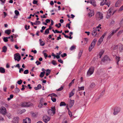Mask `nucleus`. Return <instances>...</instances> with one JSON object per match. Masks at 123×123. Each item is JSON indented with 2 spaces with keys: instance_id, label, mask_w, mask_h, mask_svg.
<instances>
[{
  "instance_id": "19",
  "label": "nucleus",
  "mask_w": 123,
  "mask_h": 123,
  "mask_svg": "<svg viewBox=\"0 0 123 123\" xmlns=\"http://www.w3.org/2000/svg\"><path fill=\"white\" fill-rule=\"evenodd\" d=\"M2 52H6L7 50V48L6 46H4L2 48Z\"/></svg>"
},
{
  "instance_id": "38",
  "label": "nucleus",
  "mask_w": 123,
  "mask_h": 123,
  "mask_svg": "<svg viewBox=\"0 0 123 123\" xmlns=\"http://www.w3.org/2000/svg\"><path fill=\"white\" fill-rule=\"evenodd\" d=\"M76 49V47L74 45L72 46L70 49V50H73V49Z\"/></svg>"
},
{
  "instance_id": "61",
  "label": "nucleus",
  "mask_w": 123,
  "mask_h": 123,
  "mask_svg": "<svg viewBox=\"0 0 123 123\" xmlns=\"http://www.w3.org/2000/svg\"><path fill=\"white\" fill-rule=\"evenodd\" d=\"M67 54L66 53H64L63 54V55H61V56L62 57H65V56H67Z\"/></svg>"
},
{
  "instance_id": "16",
  "label": "nucleus",
  "mask_w": 123,
  "mask_h": 123,
  "mask_svg": "<svg viewBox=\"0 0 123 123\" xmlns=\"http://www.w3.org/2000/svg\"><path fill=\"white\" fill-rule=\"evenodd\" d=\"M121 1L120 0H118L117 1L115 4V6L116 7H118L119 6H120Z\"/></svg>"
},
{
  "instance_id": "13",
  "label": "nucleus",
  "mask_w": 123,
  "mask_h": 123,
  "mask_svg": "<svg viewBox=\"0 0 123 123\" xmlns=\"http://www.w3.org/2000/svg\"><path fill=\"white\" fill-rule=\"evenodd\" d=\"M89 2L90 3L92 4L94 6H96V2L94 0H90Z\"/></svg>"
},
{
  "instance_id": "43",
  "label": "nucleus",
  "mask_w": 123,
  "mask_h": 123,
  "mask_svg": "<svg viewBox=\"0 0 123 123\" xmlns=\"http://www.w3.org/2000/svg\"><path fill=\"white\" fill-rule=\"evenodd\" d=\"M52 63L54 65H55L57 64L56 61L54 60H53L52 61Z\"/></svg>"
},
{
  "instance_id": "37",
  "label": "nucleus",
  "mask_w": 123,
  "mask_h": 123,
  "mask_svg": "<svg viewBox=\"0 0 123 123\" xmlns=\"http://www.w3.org/2000/svg\"><path fill=\"white\" fill-rule=\"evenodd\" d=\"M82 52L83 51H82L81 50H80V52L78 54V57H79V58L81 56Z\"/></svg>"
},
{
  "instance_id": "40",
  "label": "nucleus",
  "mask_w": 123,
  "mask_h": 123,
  "mask_svg": "<svg viewBox=\"0 0 123 123\" xmlns=\"http://www.w3.org/2000/svg\"><path fill=\"white\" fill-rule=\"evenodd\" d=\"M26 102H25L22 103L21 106L22 107H27L26 105Z\"/></svg>"
},
{
  "instance_id": "48",
  "label": "nucleus",
  "mask_w": 123,
  "mask_h": 123,
  "mask_svg": "<svg viewBox=\"0 0 123 123\" xmlns=\"http://www.w3.org/2000/svg\"><path fill=\"white\" fill-rule=\"evenodd\" d=\"M111 14L109 13H107V16L106 18H109L110 17Z\"/></svg>"
},
{
  "instance_id": "23",
  "label": "nucleus",
  "mask_w": 123,
  "mask_h": 123,
  "mask_svg": "<svg viewBox=\"0 0 123 123\" xmlns=\"http://www.w3.org/2000/svg\"><path fill=\"white\" fill-rule=\"evenodd\" d=\"M120 57L118 56H116V59L117 61V65L118 64V62L120 61Z\"/></svg>"
},
{
  "instance_id": "56",
  "label": "nucleus",
  "mask_w": 123,
  "mask_h": 123,
  "mask_svg": "<svg viewBox=\"0 0 123 123\" xmlns=\"http://www.w3.org/2000/svg\"><path fill=\"white\" fill-rule=\"evenodd\" d=\"M107 33V32H106L105 33L102 35V36H101V37H102V38H104V37L106 35V34Z\"/></svg>"
},
{
  "instance_id": "8",
  "label": "nucleus",
  "mask_w": 123,
  "mask_h": 123,
  "mask_svg": "<svg viewBox=\"0 0 123 123\" xmlns=\"http://www.w3.org/2000/svg\"><path fill=\"white\" fill-rule=\"evenodd\" d=\"M102 61L104 62H105L108 61H110L111 59L107 55H105L104 56L103 58L102 59Z\"/></svg>"
},
{
  "instance_id": "36",
  "label": "nucleus",
  "mask_w": 123,
  "mask_h": 123,
  "mask_svg": "<svg viewBox=\"0 0 123 123\" xmlns=\"http://www.w3.org/2000/svg\"><path fill=\"white\" fill-rule=\"evenodd\" d=\"M84 90V86H83L82 87H78V90L79 91H81V90Z\"/></svg>"
},
{
  "instance_id": "27",
  "label": "nucleus",
  "mask_w": 123,
  "mask_h": 123,
  "mask_svg": "<svg viewBox=\"0 0 123 123\" xmlns=\"http://www.w3.org/2000/svg\"><path fill=\"white\" fill-rule=\"evenodd\" d=\"M41 23V22L40 21H36L35 23H33V24L37 25H39Z\"/></svg>"
},
{
  "instance_id": "31",
  "label": "nucleus",
  "mask_w": 123,
  "mask_h": 123,
  "mask_svg": "<svg viewBox=\"0 0 123 123\" xmlns=\"http://www.w3.org/2000/svg\"><path fill=\"white\" fill-rule=\"evenodd\" d=\"M20 91L19 89L17 88V87H16V88L15 89V92L16 93H18Z\"/></svg>"
},
{
  "instance_id": "26",
  "label": "nucleus",
  "mask_w": 123,
  "mask_h": 123,
  "mask_svg": "<svg viewBox=\"0 0 123 123\" xmlns=\"http://www.w3.org/2000/svg\"><path fill=\"white\" fill-rule=\"evenodd\" d=\"M46 76H47L49 74L50 70L49 69H47L46 70Z\"/></svg>"
},
{
  "instance_id": "10",
  "label": "nucleus",
  "mask_w": 123,
  "mask_h": 123,
  "mask_svg": "<svg viewBox=\"0 0 123 123\" xmlns=\"http://www.w3.org/2000/svg\"><path fill=\"white\" fill-rule=\"evenodd\" d=\"M90 11V12L88 14V16L90 17H91L94 15V11L93 10H91L90 9H89Z\"/></svg>"
},
{
  "instance_id": "20",
  "label": "nucleus",
  "mask_w": 123,
  "mask_h": 123,
  "mask_svg": "<svg viewBox=\"0 0 123 123\" xmlns=\"http://www.w3.org/2000/svg\"><path fill=\"white\" fill-rule=\"evenodd\" d=\"M26 107H30L33 105L30 102H26Z\"/></svg>"
},
{
  "instance_id": "22",
  "label": "nucleus",
  "mask_w": 123,
  "mask_h": 123,
  "mask_svg": "<svg viewBox=\"0 0 123 123\" xmlns=\"http://www.w3.org/2000/svg\"><path fill=\"white\" fill-rule=\"evenodd\" d=\"M45 73V71H43L41 72L39 75V76L41 78L43 77Z\"/></svg>"
},
{
  "instance_id": "41",
  "label": "nucleus",
  "mask_w": 123,
  "mask_h": 123,
  "mask_svg": "<svg viewBox=\"0 0 123 123\" xmlns=\"http://www.w3.org/2000/svg\"><path fill=\"white\" fill-rule=\"evenodd\" d=\"M95 86V84L93 83H91L90 85L91 87L93 88Z\"/></svg>"
},
{
  "instance_id": "54",
  "label": "nucleus",
  "mask_w": 123,
  "mask_h": 123,
  "mask_svg": "<svg viewBox=\"0 0 123 123\" xmlns=\"http://www.w3.org/2000/svg\"><path fill=\"white\" fill-rule=\"evenodd\" d=\"M14 66L15 67H17L18 69H20V65L19 64H17V65H16V66Z\"/></svg>"
},
{
  "instance_id": "1",
  "label": "nucleus",
  "mask_w": 123,
  "mask_h": 123,
  "mask_svg": "<svg viewBox=\"0 0 123 123\" xmlns=\"http://www.w3.org/2000/svg\"><path fill=\"white\" fill-rule=\"evenodd\" d=\"M55 106L51 107V109H50L48 111V114L49 115L54 114L55 113Z\"/></svg>"
},
{
  "instance_id": "24",
  "label": "nucleus",
  "mask_w": 123,
  "mask_h": 123,
  "mask_svg": "<svg viewBox=\"0 0 123 123\" xmlns=\"http://www.w3.org/2000/svg\"><path fill=\"white\" fill-rule=\"evenodd\" d=\"M104 52V50H102L99 53V58H101L102 55L103 54Z\"/></svg>"
},
{
  "instance_id": "53",
  "label": "nucleus",
  "mask_w": 123,
  "mask_h": 123,
  "mask_svg": "<svg viewBox=\"0 0 123 123\" xmlns=\"http://www.w3.org/2000/svg\"><path fill=\"white\" fill-rule=\"evenodd\" d=\"M37 87L38 88V89H40L41 88V85L40 84H39L37 86Z\"/></svg>"
},
{
  "instance_id": "62",
  "label": "nucleus",
  "mask_w": 123,
  "mask_h": 123,
  "mask_svg": "<svg viewBox=\"0 0 123 123\" xmlns=\"http://www.w3.org/2000/svg\"><path fill=\"white\" fill-rule=\"evenodd\" d=\"M50 20L49 19H47L46 20L45 22L46 23H48L50 22Z\"/></svg>"
},
{
  "instance_id": "50",
  "label": "nucleus",
  "mask_w": 123,
  "mask_h": 123,
  "mask_svg": "<svg viewBox=\"0 0 123 123\" xmlns=\"http://www.w3.org/2000/svg\"><path fill=\"white\" fill-rule=\"evenodd\" d=\"M68 114L69 115L70 117H71L72 116V114L71 112L70 111H68Z\"/></svg>"
},
{
  "instance_id": "29",
  "label": "nucleus",
  "mask_w": 123,
  "mask_h": 123,
  "mask_svg": "<svg viewBox=\"0 0 123 123\" xmlns=\"http://www.w3.org/2000/svg\"><path fill=\"white\" fill-rule=\"evenodd\" d=\"M49 33V30L47 29H46L44 33V34L45 35H48Z\"/></svg>"
},
{
  "instance_id": "46",
  "label": "nucleus",
  "mask_w": 123,
  "mask_h": 123,
  "mask_svg": "<svg viewBox=\"0 0 123 123\" xmlns=\"http://www.w3.org/2000/svg\"><path fill=\"white\" fill-rule=\"evenodd\" d=\"M14 12L16 15H18L19 14V13L18 11L17 10H15V11Z\"/></svg>"
},
{
  "instance_id": "32",
  "label": "nucleus",
  "mask_w": 123,
  "mask_h": 123,
  "mask_svg": "<svg viewBox=\"0 0 123 123\" xmlns=\"http://www.w3.org/2000/svg\"><path fill=\"white\" fill-rule=\"evenodd\" d=\"M74 92L73 91H72L69 93V98H70L73 96L74 95Z\"/></svg>"
},
{
  "instance_id": "45",
  "label": "nucleus",
  "mask_w": 123,
  "mask_h": 123,
  "mask_svg": "<svg viewBox=\"0 0 123 123\" xmlns=\"http://www.w3.org/2000/svg\"><path fill=\"white\" fill-rule=\"evenodd\" d=\"M63 89V87L62 86H61V87L58 89L57 90V91H62V90Z\"/></svg>"
},
{
  "instance_id": "5",
  "label": "nucleus",
  "mask_w": 123,
  "mask_h": 123,
  "mask_svg": "<svg viewBox=\"0 0 123 123\" xmlns=\"http://www.w3.org/2000/svg\"><path fill=\"white\" fill-rule=\"evenodd\" d=\"M118 29L116 30L112 31V32L110 33L109 35L107 37V39H110L111 38V37L113 36V35L118 31Z\"/></svg>"
},
{
  "instance_id": "59",
  "label": "nucleus",
  "mask_w": 123,
  "mask_h": 123,
  "mask_svg": "<svg viewBox=\"0 0 123 123\" xmlns=\"http://www.w3.org/2000/svg\"><path fill=\"white\" fill-rule=\"evenodd\" d=\"M1 2V4L3 5L5 3L6 0H0Z\"/></svg>"
},
{
  "instance_id": "11",
  "label": "nucleus",
  "mask_w": 123,
  "mask_h": 123,
  "mask_svg": "<svg viewBox=\"0 0 123 123\" xmlns=\"http://www.w3.org/2000/svg\"><path fill=\"white\" fill-rule=\"evenodd\" d=\"M97 16L99 18H100L99 20L103 18V16L102 14L100 12H98L97 13Z\"/></svg>"
},
{
  "instance_id": "30",
  "label": "nucleus",
  "mask_w": 123,
  "mask_h": 123,
  "mask_svg": "<svg viewBox=\"0 0 123 123\" xmlns=\"http://www.w3.org/2000/svg\"><path fill=\"white\" fill-rule=\"evenodd\" d=\"M25 120L28 123H30L31 122V119L28 117L26 118Z\"/></svg>"
},
{
  "instance_id": "60",
  "label": "nucleus",
  "mask_w": 123,
  "mask_h": 123,
  "mask_svg": "<svg viewBox=\"0 0 123 123\" xmlns=\"http://www.w3.org/2000/svg\"><path fill=\"white\" fill-rule=\"evenodd\" d=\"M37 0H34L33 1V3L34 4H37Z\"/></svg>"
},
{
  "instance_id": "28",
  "label": "nucleus",
  "mask_w": 123,
  "mask_h": 123,
  "mask_svg": "<svg viewBox=\"0 0 123 123\" xmlns=\"http://www.w3.org/2000/svg\"><path fill=\"white\" fill-rule=\"evenodd\" d=\"M105 72L104 71H101L99 74L100 75L102 76L104 75L105 74Z\"/></svg>"
},
{
  "instance_id": "7",
  "label": "nucleus",
  "mask_w": 123,
  "mask_h": 123,
  "mask_svg": "<svg viewBox=\"0 0 123 123\" xmlns=\"http://www.w3.org/2000/svg\"><path fill=\"white\" fill-rule=\"evenodd\" d=\"M43 120L45 123H47L48 121H49L50 119V118L47 116L46 115L44 116L43 117Z\"/></svg>"
},
{
  "instance_id": "64",
  "label": "nucleus",
  "mask_w": 123,
  "mask_h": 123,
  "mask_svg": "<svg viewBox=\"0 0 123 123\" xmlns=\"http://www.w3.org/2000/svg\"><path fill=\"white\" fill-rule=\"evenodd\" d=\"M62 123H68V122L67 120H65L64 119L62 122Z\"/></svg>"
},
{
  "instance_id": "49",
  "label": "nucleus",
  "mask_w": 123,
  "mask_h": 123,
  "mask_svg": "<svg viewBox=\"0 0 123 123\" xmlns=\"http://www.w3.org/2000/svg\"><path fill=\"white\" fill-rule=\"evenodd\" d=\"M29 73V71L28 69L25 70L24 72V74H27Z\"/></svg>"
},
{
  "instance_id": "51",
  "label": "nucleus",
  "mask_w": 123,
  "mask_h": 123,
  "mask_svg": "<svg viewBox=\"0 0 123 123\" xmlns=\"http://www.w3.org/2000/svg\"><path fill=\"white\" fill-rule=\"evenodd\" d=\"M70 24H66V27H68V28L70 29Z\"/></svg>"
},
{
  "instance_id": "2",
  "label": "nucleus",
  "mask_w": 123,
  "mask_h": 123,
  "mask_svg": "<svg viewBox=\"0 0 123 123\" xmlns=\"http://www.w3.org/2000/svg\"><path fill=\"white\" fill-rule=\"evenodd\" d=\"M14 59L15 61L19 62L21 59V56L19 53H17L14 55Z\"/></svg>"
},
{
  "instance_id": "42",
  "label": "nucleus",
  "mask_w": 123,
  "mask_h": 123,
  "mask_svg": "<svg viewBox=\"0 0 123 123\" xmlns=\"http://www.w3.org/2000/svg\"><path fill=\"white\" fill-rule=\"evenodd\" d=\"M3 40L5 42H6L8 41V40L6 37H4L3 38Z\"/></svg>"
},
{
  "instance_id": "39",
  "label": "nucleus",
  "mask_w": 123,
  "mask_h": 123,
  "mask_svg": "<svg viewBox=\"0 0 123 123\" xmlns=\"http://www.w3.org/2000/svg\"><path fill=\"white\" fill-rule=\"evenodd\" d=\"M23 82L22 80L21 79H20L19 80H18L17 81V83L19 85H21L22 83Z\"/></svg>"
},
{
  "instance_id": "47",
  "label": "nucleus",
  "mask_w": 123,
  "mask_h": 123,
  "mask_svg": "<svg viewBox=\"0 0 123 123\" xmlns=\"http://www.w3.org/2000/svg\"><path fill=\"white\" fill-rule=\"evenodd\" d=\"M40 45L42 46H43L45 44V43L43 41L41 42L40 43Z\"/></svg>"
},
{
  "instance_id": "44",
  "label": "nucleus",
  "mask_w": 123,
  "mask_h": 123,
  "mask_svg": "<svg viewBox=\"0 0 123 123\" xmlns=\"http://www.w3.org/2000/svg\"><path fill=\"white\" fill-rule=\"evenodd\" d=\"M51 99L53 102H55L56 100L55 98L52 97H51Z\"/></svg>"
},
{
  "instance_id": "52",
  "label": "nucleus",
  "mask_w": 123,
  "mask_h": 123,
  "mask_svg": "<svg viewBox=\"0 0 123 123\" xmlns=\"http://www.w3.org/2000/svg\"><path fill=\"white\" fill-rule=\"evenodd\" d=\"M101 26V25L100 24H99V25L97 26L96 28H95V29L96 30H97V29H98L99 28H100V29H101V27H100V26Z\"/></svg>"
},
{
  "instance_id": "18",
  "label": "nucleus",
  "mask_w": 123,
  "mask_h": 123,
  "mask_svg": "<svg viewBox=\"0 0 123 123\" xmlns=\"http://www.w3.org/2000/svg\"><path fill=\"white\" fill-rule=\"evenodd\" d=\"M0 72L2 73H4L5 72V70L4 68L2 67H0Z\"/></svg>"
},
{
  "instance_id": "21",
  "label": "nucleus",
  "mask_w": 123,
  "mask_h": 123,
  "mask_svg": "<svg viewBox=\"0 0 123 123\" xmlns=\"http://www.w3.org/2000/svg\"><path fill=\"white\" fill-rule=\"evenodd\" d=\"M11 31V30H7L5 31V33L8 35H9Z\"/></svg>"
},
{
  "instance_id": "25",
  "label": "nucleus",
  "mask_w": 123,
  "mask_h": 123,
  "mask_svg": "<svg viewBox=\"0 0 123 123\" xmlns=\"http://www.w3.org/2000/svg\"><path fill=\"white\" fill-rule=\"evenodd\" d=\"M60 106H65L66 105V104L64 102H61L60 104Z\"/></svg>"
},
{
  "instance_id": "14",
  "label": "nucleus",
  "mask_w": 123,
  "mask_h": 123,
  "mask_svg": "<svg viewBox=\"0 0 123 123\" xmlns=\"http://www.w3.org/2000/svg\"><path fill=\"white\" fill-rule=\"evenodd\" d=\"M74 103V100H71L69 103V106L70 107H72Z\"/></svg>"
},
{
  "instance_id": "3",
  "label": "nucleus",
  "mask_w": 123,
  "mask_h": 123,
  "mask_svg": "<svg viewBox=\"0 0 123 123\" xmlns=\"http://www.w3.org/2000/svg\"><path fill=\"white\" fill-rule=\"evenodd\" d=\"M94 68L92 67L90 68L87 72V75L89 76L92 75L94 71Z\"/></svg>"
},
{
  "instance_id": "34",
  "label": "nucleus",
  "mask_w": 123,
  "mask_h": 123,
  "mask_svg": "<svg viewBox=\"0 0 123 123\" xmlns=\"http://www.w3.org/2000/svg\"><path fill=\"white\" fill-rule=\"evenodd\" d=\"M97 41V40L95 38L94 39L92 42V43H91L92 44H93V45H95V43Z\"/></svg>"
},
{
  "instance_id": "9",
  "label": "nucleus",
  "mask_w": 123,
  "mask_h": 123,
  "mask_svg": "<svg viewBox=\"0 0 123 123\" xmlns=\"http://www.w3.org/2000/svg\"><path fill=\"white\" fill-rule=\"evenodd\" d=\"M44 103V99L43 98H41L39 103V105L38 106V107L40 108H41L43 105Z\"/></svg>"
},
{
  "instance_id": "15",
  "label": "nucleus",
  "mask_w": 123,
  "mask_h": 123,
  "mask_svg": "<svg viewBox=\"0 0 123 123\" xmlns=\"http://www.w3.org/2000/svg\"><path fill=\"white\" fill-rule=\"evenodd\" d=\"M95 46V45H93V44L91 43L90 46L89 48V50L90 52L92 50V49L94 48Z\"/></svg>"
},
{
  "instance_id": "12",
  "label": "nucleus",
  "mask_w": 123,
  "mask_h": 123,
  "mask_svg": "<svg viewBox=\"0 0 123 123\" xmlns=\"http://www.w3.org/2000/svg\"><path fill=\"white\" fill-rule=\"evenodd\" d=\"M19 118L18 117H16L14 118L13 120V123H18Z\"/></svg>"
},
{
  "instance_id": "6",
  "label": "nucleus",
  "mask_w": 123,
  "mask_h": 123,
  "mask_svg": "<svg viewBox=\"0 0 123 123\" xmlns=\"http://www.w3.org/2000/svg\"><path fill=\"white\" fill-rule=\"evenodd\" d=\"M120 110L121 109L120 108L118 107L115 108L114 109L113 114L114 115H116L120 111Z\"/></svg>"
},
{
  "instance_id": "57",
  "label": "nucleus",
  "mask_w": 123,
  "mask_h": 123,
  "mask_svg": "<svg viewBox=\"0 0 123 123\" xmlns=\"http://www.w3.org/2000/svg\"><path fill=\"white\" fill-rule=\"evenodd\" d=\"M123 10V5L122 6L119 8V11H121Z\"/></svg>"
},
{
  "instance_id": "17",
  "label": "nucleus",
  "mask_w": 123,
  "mask_h": 123,
  "mask_svg": "<svg viewBox=\"0 0 123 123\" xmlns=\"http://www.w3.org/2000/svg\"><path fill=\"white\" fill-rule=\"evenodd\" d=\"M97 34V30L96 29L94 30L93 31L92 34L93 36H95Z\"/></svg>"
},
{
  "instance_id": "55",
  "label": "nucleus",
  "mask_w": 123,
  "mask_h": 123,
  "mask_svg": "<svg viewBox=\"0 0 123 123\" xmlns=\"http://www.w3.org/2000/svg\"><path fill=\"white\" fill-rule=\"evenodd\" d=\"M35 63L36 64H37V65H39L41 64V63L39 62L38 61H37L35 62Z\"/></svg>"
},
{
  "instance_id": "4",
  "label": "nucleus",
  "mask_w": 123,
  "mask_h": 123,
  "mask_svg": "<svg viewBox=\"0 0 123 123\" xmlns=\"http://www.w3.org/2000/svg\"><path fill=\"white\" fill-rule=\"evenodd\" d=\"M1 112L2 114L5 115L6 113V110L5 108L3 106L1 107L0 109V112Z\"/></svg>"
},
{
  "instance_id": "33",
  "label": "nucleus",
  "mask_w": 123,
  "mask_h": 123,
  "mask_svg": "<svg viewBox=\"0 0 123 123\" xmlns=\"http://www.w3.org/2000/svg\"><path fill=\"white\" fill-rule=\"evenodd\" d=\"M103 38L101 37L98 40V42L100 44L101 42L103 41Z\"/></svg>"
},
{
  "instance_id": "58",
  "label": "nucleus",
  "mask_w": 123,
  "mask_h": 123,
  "mask_svg": "<svg viewBox=\"0 0 123 123\" xmlns=\"http://www.w3.org/2000/svg\"><path fill=\"white\" fill-rule=\"evenodd\" d=\"M105 93V91L104 90L103 91L102 93H101L100 95V96H103L104 94V93Z\"/></svg>"
},
{
  "instance_id": "35",
  "label": "nucleus",
  "mask_w": 123,
  "mask_h": 123,
  "mask_svg": "<svg viewBox=\"0 0 123 123\" xmlns=\"http://www.w3.org/2000/svg\"><path fill=\"white\" fill-rule=\"evenodd\" d=\"M75 80V79H74L73 80H72L71 82L69 85V86L70 87L72 85V84H73L74 83V81Z\"/></svg>"
},
{
  "instance_id": "63",
  "label": "nucleus",
  "mask_w": 123,
  "mask_h": 123,
  "mask_svg": "<svg viewBox=\"0 0 123 123\" xmlns=\"http://www.w3.org/2000/svg\"><path fill=\"white\" fill-rule=\"evenodd\" d=\"M120 50L121 52H122L123 51V46L121 47V49H120Z\"/></svg>"
}]
</instances>
